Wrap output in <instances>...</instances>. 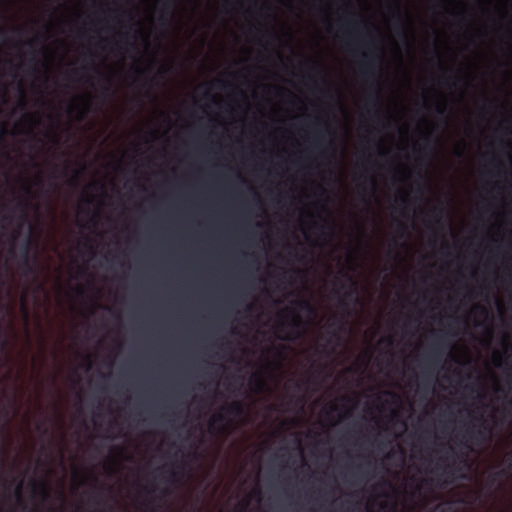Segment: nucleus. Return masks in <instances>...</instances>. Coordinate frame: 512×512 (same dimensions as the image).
I'll return each instance as SVG.
<instances>
[{
	"instance_id": "f257e3e1",
	"label": "nucleus",
	"mask_w": 512,
	"mask_h": 512,
	"mask_svg": "<svg viewBox=\"0 0 512 512\" xmlns=\"http://www.w3.org/2000/svg\"><path fill=\"white\" fill-rule=\"evenodd\" d=\"M349 281L350 285L348 289L344 292L342 297L338 298V305L345 311V313L342 315H334L327 325L328 331L331 333L332 337L337 340L340 338L339 332L344 330V327L347 324V318L350 315V303L355 305L359 303L357 284L351 278H349Z\"/></svg>"
},
{
	"instance_id": "f03ea898",
	"label": "nucleus",
	"mask_w": 512,
	"mask_h": 512,
	"mask_svg": "<svg viewBox=\"0 0 512 512\" xmlns=\"http://www.w3.org/2000/svg\"><path fill=\"white\" fill-rule=\"evenodd\" d=\"M109 198L106 186L102 182H92L86 186L78 199V209L86 214L100 211Z\"/></svg>"
},
{
	"instance_id": "7ed1b4c3",
	"label": "nucleus",
	"mask_w": 512,
	"mask_h": 512,
	"mask_svg": "<svg viewBox=\"0 0 512 512\" xmlns=\"http://www.w3.org/2000/svg\"><path fill=\"white\" fill-rule=\"evenodd\" d=\"M239 184L246 187V192L238 189L236 186H229L224 190L229 202L239 208L247 209L251 206L258 205L261 197L258 190L248 183V181L239 173L236 174Z\"/></svg>"
},
{
	"instance_id": "20e7f679",
	"label": "nucleus",
	"mask_w": 512,
	"mask_h": 512,
	"mask_svg": "<svg viewBox=\"0 0 512 512\" xmlns=\"http://www.w3.org/2000/svg\"><path fill=\"white\" fill-rule=\"evenodd\" d=\"M480 424L476 426L474 423L466 426L465 433L471 442L475 444H480L483 441L487 440L491 435V429L487 427L484 419H479Z\"/></svg>"
},
{
	"instance_id": "39448f33",
	"label": "nucleus",
	"mask_w": 512,
	"mask_h": 512,
	"mask_svg": "<svg viewBox=\"0 0 512 512\" xmlns=\"http://www.w3.org/2000/svg\"><path fill=\"white\" fill-rule=\"evenodd\" d=\"M31 249H32V242L29 237H26L23 241L20 243H13L11 248L9 249L8 253L11 258L17 259V261L22 259L31 258Z\"/></svg>"
},
{
	"instance_id": "423d86ee",
	"label": "nucleus",
	"mask_w": 512,
	"mask_h": 512,
	"mask_svg": "<svg viewBox=\"0 0 512 512\" xmlns=\"http://www.w3.org/2000/svg\"><path fill=\"white\" fill-rule=\"evenodd\" d=\"M449 346V343L443 338H438L433 344L432 354L428 358L429 367H438L443 362V356L445 349Z\"/></svg>"
},
{
	"instance_id": "0eeeda50",
	"label": "nucleus",
	"mask_w": 512,
	"mask_h": 512,
	"mask_svg": "<svg viewBox=\"0 0 512 512\" xmlns=\"http://www.w3.org/2000/svg\"><path fill=\"white\" fill-rule=\"evenodd\" d=\"M286 315L289 317L287 325L291 328V331L294 332V337L287 336L286 339L290 340L300 337L301 329L303 327L300 316L289 308L286 309Z\"/></svg>"
},
{
	"instance_id": "6e6552de",
	"label": "nucleus",
	"mask_w": 512,
	"mask_h": 512,
	"mask_svg": "<svg viewBox=\"0 0 512 512\" xmlns=\"http://www.w3.org/2000/svg\"><path fill=\"white\" fill-rule=\"evenodd\" d=\"M37 262V256L22 259L18 261L19 267L22 270L23 275H35V264Z\"/></svg>"
},
{
	"instance_id": "1a4fd4ad",
	"label": "nucleus",
	"mask_w": 512,
	"mask_h": 512,
	"mask_svg": "<svg viewBox=\"0 0 512 512\" xmlns=\"http://www.w3.org/2000/svg\"><path fill=\"white\" fill-rule=\"evenodd\" d=\"M177 0H165L164 7L162 13L159 17V20L162 24L166 25L170 22V19L173 16V8L175 6Z\"/></svg>"
},
{
	"instance_id": "9d476101",
	"label": "nucleus",
	"mask_w": 512,
	"mask_h": 512,
	"mask_svg": "<svg viewBox=\"0 0 512 512\" xmlns=\"http://www.w3.org/2000/svg\"><path fill=\"white\" fill-rule=\"evenodd\" d=\"M293 305L299 311L307 313L311 316H316V314H317L316 308L313 306V304L309 300H306V299L296 300L293 302Z\"/></svg>"
},
{
	"instance_id": "9b49d317",
	"label": "nucleus",
	"mask_w": 512,
	"mask_h": 512,
	"mask_svg": "<svg viewBox=\"0 0 512 512\" xmlns=\"http://www.w3.org/2000/svg\"><path fill=\"white\" fill-rule=\"evenodd\" d=\"M16 224H58L57 222H40V221H36V222H31L29 220H23L21 222H17ZM62 224H93V225H96V224H101L100 222L98 221H94V220H91V221H88V222H79V221H75V222H63ZM107 224H118L117 222H108ZM122 224H137L136 222H123Z\"/></svg>"
},
{
	"instance_id": "f8f14e48",
	"label": "nucleus",
	"mask_w": 512,
	"mask_h": 512,
	"mask_svg": "<svg viewBox=\"0 0 512 512\" xmlns=\"http://www.w3.org/2000/svg\"><path fill=\"white\" fill-rule=\"evenodd\" d=\"M222 410L229 415L240 416L243 414V405L239 401H233L230 404L223 406Z\"/></svg>"
},
{
	"instance_id": "ddd939ff",
	"label": "nucleus",
	"mask_w": 512,
	"mask_h": 512,
	"mask_svg": "<svg viewBox=\"0 0 512 512\" xmlns=\"http://www.w3.org/2000/svg\"><path fill=\"white\" fill-rule=\"evenodd\" d=\"M372 466V463L370 461L365 462L364 464H360L356 466V472L355 476L357 479L362 482L367 479V477L370 475L369 468Z\"/></svg>"
},
{
	"instance_id": "4468645a",
	"label": "nucleus",
	"mask_w": 512,
	"mask_h": 512,
	"mask_svg": "<svg viewBox=\"0 0 512 512\" xmlns=\"http://www.w3.org/2000/svg\"><path fill=\"white\" fill-rule=\"evenodd\" d=\"M84 170V167H82L80 170H74L72 175L69 177V179L66 181L67 185L72 189H78L81 184V176L82 172Z\"/></svg>"
},
{
	"instance_id": "2eb2a0df",
	"label": "nucleus",
	"mask_w": 512,
	"mask_h": 512,
	"mask_svg": "<svg viewBox=\"0 0 512 512\" xmlns=\"http://www.w3.org/2000/svg\"><path fill=\"white\" fill-rule=\"evenodd\" d=\"M507 460H508V469H501L500 471H498L495 474H493L492 476H490L489 480L492 484L497 482L499 478L507 476L508 470H512V452L508 454Z\"/></svg>"
},
{
	"instance_id": "dca6fc26",
	"label": "nucleus",
	"mask_w": 512,
	"mask_h": 512,
	"mask_svg": "<svg viewBox=\"0 0 512 512\" xmlns=\"http://www.w3.org/2000/svg\"><path fill=\"white\" fill-rule=\"evenodd\" d=\"M442 473L441 475L442 476H446L447 478H452L454 476V471L455 470H460L458 467H456L455 465H450V464H446L444 465L442 468Z\"/></svg>"
},
{
	"instance_id": "f3484780",
	"label": "nucleus",
	"mask_w": 512,
	"mask_h": 512,
	"mask_svg": "<svg viewBox=\"0 0 512 512\" xmlns=\"http://www.w3.org/2000/svg\"><path fill=\"white\" fill-rule=\"evenodd\" d=\"M168 474L167 478H164L167 482L176 483L180 480V473H178L175 469H169L166 471Z\"/></svg>"
},
{
	"instance_id": "a211bd4d",
	"label": "nucleus",
	"mask_w": 512,
	"mask_h": 512,
	"mask_svg": "<svg viewBox=\"0 0 512 512\" xmlns=\"http://www.w3.org/2000/svg\"><path fill=\"white\" fill-rule=\"evenodd\" d=\"M226 421V416L224 413H218L217 415H215L212 419V422H211V427H214V424L215 423H223Z\"/></svg>"
},
{
	"instance_id": "6ab92c4d",
	"label": "nucleus",
	"mask_w": 512,
	"mask_h": 512,
	"mask_svg": "<svg viewBox=\"0 0 512 512\" xmlns=\"http://www.w3.org/2000/svg\"><path fill=\"white\" fill-rule=\"evenodd\" d=\"M89 111V106H88V103H84L81 110H80V116H79V119L82 120L84 119V117L86 116V114L88 113Z\"/></svg>"
},
{
	"instance_id": "aec40b11",
	"label": "nucleus",
	"mask_w": 512,
	"mask_h": 512,
	"mask_svg": "<svg viewBox=\"0 0 512 512\" xmlns=\"http://www.w3.org/2000/svg\"><path fill=\"white\" fill-rule=\"evenodd\" d=\"M15 495L19 500L22 498V481H19V483L17 484V487L15 489Z\"/></svg>"
},
{
	"instance_id": "412c9836",
	"label": "nucleus",
	"mask_w": 512,
	"mask_h": 512,
	"mask_svg": "<svg viewBox=\"0 0 512 512\" xmlns=\"http://www.w3.org/2000/svg\"><path fill=\"white\" fill-rule=\"evenodd\" d=\"M40 488H41L42 498L44 500H46L48 498V496H49L48 490H47V488H46V486L44 484H41Z\"/></svg>"
},
{
	"instance_id": "4be33fe9",
	"label": "nucleus",
	"mask_w": 512,
	"mask_h": 512,
	"mask_svg": "<svg viewBox=\"0 0 512 512\" xmlns=\"http://www.w3.org/2000/svg\"><path fill=\"white\" fill-rule=\"evenodd\" d=\"M22 310L25 314V317L28 318V308H27V304H26V297L23 296L22 297Z\"/></svg>"
},
{
	"instance_id": "5701e85b",
	"label": "nucleus",
	"mask_w": 512,
	"mask_h": 512,
	"mask_svg": "<svg viewBox=\"0 0 512 512\" xmlns=\"http://www.w3.org/2000/svg\"><path fill=\"white\" fill-rule=\"evenodd\" d=\"M255 379H256V382H257V385L262 388L264 386V382L263 380L261 379L260 376H255Z\"/></svg>"
},
{
	"instance_id": "b1692460",
	"label": "nucleus",
	"mask_w": 512,
	"mask_h": 512,
	"mask_svg": "<svg viewBox=\"0 0 512 512\" xmlns=\"http://www.w3.org/2000/svg\"><path fill=\"white\" fill-rule=\"evenodd\" d=\"M161 494L163 497H168L171 494V491L168 488H163Z\"/></svg>"
},
{
	"instance_id": "393cba45",
	"label": "nucleus",
	"mask_w": 512,
	"mask_h": 512,
	"mask_svg": "<svg viewBox=\"0 0 512 512\" xmlns=\"http://www.w3.org/2000/svg\"><path fill=\"white\" fill-rule=\"evenodd\" d=\"M215 83L221 88H226L228 86V83L221 80H217Z\"/></svg>"
},
{
	"instance_id": "a878e982",
	"label": "nucleus",
	"mask_w": 512,
	"mask_h": 512,
	"mask_svg": "<svg viewBox=\"0 0 512 512\" xmlns=\"http://www.w3.org/2000/svg\"><path fill=\"white\" fill-rule=\"evenodd\" d=\"M385 393H386L387 395L391 396V397H392V398H394V399H398V395H397V394H395V393H393V392L386 391Z\"/></svg>"
},
{
	"instance_id": "bb28decb",
	"label": "nucleus",
	"mask_w": 512,
	"mask_h": 512,
	"mask_svg": "<svg viewBox=\"0 0 512 512\" xmlns=\"http://www.w3.org/2000/svg\"><path fill=\"white\" fill-rule=\"evenodd\" d=\"M135 72H136L138 75H140V74H142V73H143V70H141L140 68L136 67V68H135Z\"/></svg>"
},
{
	"instance_id": "cd10ccee",
	"label": "nucleus",
	"mask_w": 512,
	"mask_h": 512,
	"mask_svg": "<svg viewBox=\"0 0 512 512\" xmlns=\"http://www.w3.org/2000/svg\"><path fill=\"white\" fill-rule=\"evenodd\" d=\"M480 310H481L482 314L486 315L488 313V311L485 307H480Z\"/></svg>"
},
{
	"instance_id": "c85d7f7f",
	"label": "nucleus",
	"mask_w": 512,
	"mask_h": 512,
	"mask_svg": "<svg viewBox=\"0 0 512 512\" xmlns=\"http://www.w3.org/2000/svg\"><path fill=\"white\" fill-rule=\"evenodd\" d=\"M4 36V30L0 28V39H2Z\"/></svg>"
},
{
	"instance_id": "c756f323",
	"label": "nucleus",
	"mask_w": 512,
	"mask_h": 512,
	"mask_svg": "<svg viewBox=\"0 0 512 512\" xmlns=\"http://www.w3.org/2000/svg\"><path fill=\"white\" fill-rule=\"evenodd\" d=\"M508 382H509L510 384H512V374H509V375H508Z\"/></svg>"
},
{
	"instance_id": "7c9ffc66",
	"label": "nucleus",
	"mask_w": 512,
	"mask_h": 512,
	"mask_svg": "<svg viewBox=\"0 0 512 512\" xmlns=\"http://www.w3.org/2000/svg\"><path fill=\"white\" fill-rule=\"evenodd\" d=\"M331 409H332L333 411H335V410L337 409L336 405L332 404V405H331Z\"/></svg>"
},
{
	"instance_id": "2f4dec72",
	"label": "nucleus",
	"mask_w": 512,
	"mask_h": 512,
	"mask_svg": "<svg viewBox=\"0 0 512 512\" xmlns=\"http://www.w3.org/2000/svg\"><path fill=\"white\" fill-rule=\"evenodd\" d=\"M282 275H287V270L283 268Z\"/></svg>"
},
{
	"instance_id": "473e14b6",
	"label": "nucleus",
	"mask_w": 512,
	"mask_h": 512,
	"mask_svg": "<svg viewBox=\"0 0 512 512\" xmlns=\"http://www.w3.org/2000/svg\"><path fill=\"white\" fill-rule=\"evenodd\" d=\"M20 106H21V108H24V107H25V102H24V101H21Z\"/></svg>"
},
{
	"instance_id": "72a5a7b5",
	"label": "nucleus",
	"mask_w": 512,
	"mask_h": 512,
	"mask_svg": "<svg viewBox=\"0 0 512 512\" xmlns=\"http://www.w3.org/2000/svg\"><path fill=\"white\" fill-rule=\"evenodd\" d=\"M78 292H79L80 294H83V289H82V288H79V289H78Z\"/></svg>"
},
{
	"instance_id": "f704fd0d",
	"label": "nucleus",
	"mask_w": 512,
	"mask_h": 512,
	"mask_svg": "<svg viewBox=\"0 0 512 512\" xmlns=\"http://www.w3.org/2000/svg\"><path fill=\"white\" fill-rule=\"evenodd\" d=\"M141 190H146V188L143 185H140Z\"/></svg>"
},
{
	"instance_id": "c9c22d12",
	"label": "nucleus",
	"mask_w": 512,
	"mask_h": 512,
	"mask_svg": "<svg viewBox=\"0 0 512 512\" xmlns=\"http://www.w3.org/2000/svg\"><path fill=\"white\" fill-rule=\"evenodd\" d=\"M439 460L440 462H445L446 459L441 457Z\"/></svg>"
},
{
	"instance_id": "e433bc0d",
	"label": "nucleus",
	"mask_w": 512,
	"mask_h": 512,
	"mask_svg": "<svg viewBox=\"0 0 512 512\" xmlns=\"http://www.w3.org/2000/svg\"><path fill=\"white\" fill-rule=\"evenodd\" d=\"M127 16L129 17L130 20H132V16L130 13H128Z\"/></svg>"
},
{
	"instance_id": "4c0bfd02",
	"label": "nucleus",
	"mask_w": 512,
	"mask_h": 512,
	"mask_svg": "<svg viewBox=\"0 0 512 512\" xmlns=\"http://www.w3.org/2000/svg\"><path fill=\"white\" fill-rule=\"evenodd\" d=\"M73 73H74V74H78V73H79V70H77V69H76V70H74V71H73Z\"/></svg>"
},
{
	"instance_id": "58836bf2",
	"label": "nucleus",
	"mask_w": 512,
	"mask_h": 512,
	"mask_svg": "<svg viewBox=\"0 0 512 512\" xmlns=\"http://www.w3.org/2000/svg\"><path fill=\"white\" fill-rule=\"evenodd\" d=\"M388 342H389V344H391L392 343V338H388Z\"/></svg>"
},
{
	"instance_id": "ea45409f",
	"label": "nucleus",
	"mask_w": 512,
	"mask_h": 512,
	"mask_svg": "<svg viewBox=\"0 0 512 512\" xmlns=\"http://www.w3.org/2000/svg\"><path fill=\"white\" fill-rule=\"evenodd\" d=\"M345 287H346L345 284L341 283V288L344 289Z\"/></svg>"
}]
</instances>
